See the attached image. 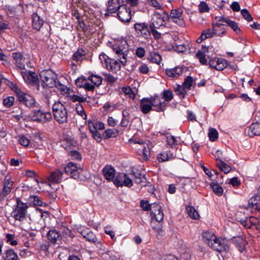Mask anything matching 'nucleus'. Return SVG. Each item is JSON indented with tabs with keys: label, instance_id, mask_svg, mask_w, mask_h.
<instances>
[{
	"label": "nucleus",
	"instance_id": "f257e3e1",
	"mask_svg": "<svg viewBox=\"0 0 260 260\" xmlns=\"http://www.w3.org/2000/svg\"><path fill=\"white\" fill-rule=\"evenodd\" d=\"M40 78L43 83L49 87L55 86L60 90L61 94L65 93V85L61 83L62 77L57 78L56 74L51 70H45L40 72Z\"/></svg>",
	"mask_w": 260,
	"mask_h": 260
},
{
	"label": "nucleus",
	"instance_id": "f03ea898",
	"mask_svg": "<svg viewBox=\"0 0 260 260\" xmlns=\"http://www.w3.org/2000/svg\"><path fill=\"white\" fill-rule=\"evenodd\" d=\"M28 206L26 203L17 200V204L11 213V216L15 219L16 222L20 223L22 229H24L23 224L27 220V217L31 220L30 217H28Z\"/></svg>",
	"mask_w": 260,
	"mask_h": 260
},
{
	"label": "nucleus",
	"instance_id": "7ed1b4c3",
	"mask_svg": "<svg viewBox=\"0 0 260 260\" xmlns=\"http://www.w3.org/2000/svg\"><path fill=\"white\" fill-rule=\"evenodd\" d=\"M112 49L117 55V59L122 65L126 66L128 52V45L126 40H118L112 45Z\"/></svg>",
	"mask_w": 260,
	"mask_h": 260
},
{
	"label": "nucleus",
	"instance_id": "20e7f679",
	"mask_svg": "<svg viewBox=\"0 0 260 260\" xmlns=\"http://www.w3.org/2000/svg\"><path fill=\"white\" fill-rule=\"evenodd\" d=\"M99 59L107 70L116 73L121 69L120 64L117 60L109 58L105 53L101 54Z\"/></svg>",
	"mask_w": 260,
	"mask_h": 260
},
{
	"label": "nucleus",
	"instance_id": "39448f33",
	"mask_svg": "<svg viewBox=\"0 0 260 260\" xmlns=\"http://www.w3.org/2000/svg\"><path fill=\"white\" fill-rule=\"evenodd\" d=\"M53 113L55 119L60 123L65 121V106L58 101L53 106Z\"/></svg>",
	"mask_w": 260,
	"mask_h": 260
},
{
	"label": "nucleus",
	"instance_id": "423d86ee",
	"mask_svg": "<svg viewBox=\"0 0 260 260\" xmlns=\"http://www.w3.org/2000/svg\"><path fill=\"white\" fill-rule=\"evenodd\" d=\"M168 18V14L165 11H163L162 14L155 12L151 18V23L150 26L158 28L164 25L165 20Z\"/></svg>",
	"mask_w": 260,
	"mask_h": 260
},
{
	"label": "nucleus",
	"instance_id": "0eeeda50",
	"mask_svg": "<svg viewBox=\"0 0 260 260\" xmlns=\"http://www.w3.org/2000/svg\"><path fill=\"white\" fill-rule=\"evenodd\" d=\"M122 5L120 0H108L106 4L105 17H108L113 14H116Z\"/></svg>",
	"mask_w": 260,
	"mask_h": 260
},
{
	"label": "nucleus",
	"instance_id": "6e6552de",
	"mask_svg": "<svg viewBox=\"0 0 260 260\" xmlns=\"http://www.w3.org/2000/svg\"><path fill=\"white\" fill-rule=\"evenodd\" d=\"M119 20L124 22H128L131 19V10L126 5H122L116 13Z\"/></svg>",
	"mask_w": 260,
	"mask_h": 260
},
{
	"label": "nucleus",
	"instance_id": "1a4fd4ad",
	"mask_svg": "<svg viewBox=\"0 0 260 260\" xmlns=\"http://www.w3.org/2000/svg\"><path fill=\"white\" fill-rule=\"evenodd\" d=\"M134 27L139 36L146 39L150 36V31L147 23L145 22L136 23Z\"/></svg>",
	"mask_w": 260,
	"mask_h": 260
},
{
	"label": "nucleus",
	"instance_id": "9d476101",
	"mask_svg": "<svg viewBox=\"0 0 260 260\" xmlns=\"http://www.w3.org/2000/svg\"><path fill=\"white\" fill-rule=\"evenodd\" d=\"M210 68L218 71H222L228 66L227 61L222 58H213L209 60L208 63Z\"/></svg>",
	"mask_w": 260,
	"mask_h": 260
},
{
	"label": "nucleus",
	"instance_id": "9b49d317",
	"mask_svg": "<svg viewBox=\"0 0 260 260\" xmlns=\"http://www.w3.org/2000/svg\"><path fill=\"white\" fill-rule=\"evenodd\" d=\"M79 168L77 165L73 162H69L66 165V175L70 178L77 179L79 178Z\"/></svg>",
	"mask_w": 260,
	"mask_h": 260
},
{
	"label": "nucleus",
	"instance_id": "f8f14e48",
	"mask_svg": "<svg viewBox=\"0 0 260 260\" xmlns=\"http://www.w3.org/2000/svg\"><path fill=\"white\" fill-rule=\"evenodd\" d=\"M183 10L181 8L172 10L170 17L172 21L181 26H185V21L182 17Z\"/></svg>",
	"mask_w": 260,
	"mask_h": 260
},
{
	"label": "nucleus",
	"instance_id": "ddd939ff",
	"mask_svg": "<svg viewBox=\"0 0 260 260\" xmlns=\"http://www.w3.org/2000/svg\"><path fill=\"white\" fill-rule=\"evenodd\" d=\"M209 246H210L214 250L222 252L227 251L229 250L228 244H226L223 240H220L216 237V239H214Z\"/></svg>",
	"mask_w": 260,
	"mask_h": 260
},
{
	"label": "nucleus",
	"instance_id": "4468645a",
	"mask_svg": "<svg viewBox=\"0 0 260 260\" xmlns=\"http://www.w3.org/2000/svg\"><path fill=\"white\" fill-rule=\"evenodd\" d=\"M149 99L153 110L159 112L165 111L166 106V103L161 101L158 96H155Z\"/></svg>",
	"mask_w": 260,
	"mask_h": 260
},
{
	"label": "nucleus",
	"instance_id": "2eb2a0df",
	"mask_svg": "<svg viewBox=\"0 0 260 260\" xmlns=\"http://www.w3.org/2000/svg\"><path fill=\"white\" fill-rule=\"evenodd\" d=\"M7 85L15 92L19 101L25 104L27 100V96L30 95L22 92L16 84L10 81H8Z\"/></svg>",
	"mask_w": 260,
	"mask_h": 260
},
{
	"label": "nucleus",
	"instance_id": "dca6fc26",
	"mask_svg": "<svg viewBox=\"0 0 260 260\" xmlns=\"http://www.w3.org/2000/svg\"><path fill=\"white\" fill-rule=\"evenodd\" d=\"M131 175L134 176V181L137 184L144 186H148V184H150V182L147 181L145 175L142 174L140 170L133 171Z\"/></svg>",
	"mask_w": 260,
	"mask_h": 260
},
{
	"label": "nucleus",
	"instance_id": "f3484780",
	"mask_svg": "<svg viewBox=\"0 0 260 260\" xmlns=\"http://www.w3.org/2000/svg\"><path fill=\"white\" fill-rule=\"evenodd\" d=\"M102 174L108 182H113L116 175L115 168L111 165H106L102 170Z\"/></svg>",
	"mask_w": 260,
	"mask_h": 260
},
{
	"label": "nucleus",
	"instance_id": "a211bd4d",
	"mask_svg": "<svg viewBox=\"0 0 260 260\" xmlns=\"http://www.w3.org/2000/svg\"><path fill=\"white\" fill-rule=\"evenodd\" d=\"M66 97L69 101L72 102H78L79 103L84 102L86 101L85 98L81 97L75 94L74 90L66 87Z\"/></svg>",
	"mask_w": 260,
	"mask_h": 260
},
{
	"label": "nucleus",
	"instance_id": "6ab92c4d",
	"mask_svg": "<svg viewBox=\"0 0 260 260\" xmlns=\"http://www.w3.org/2000/svg\"><path fill=\"white\" fill-rule=\"evenodd\" d=\"M22 75L26 82L31 83L34 85H37L38 88H39L38 78L35 73L31 72H22Z\"/></svg>",
	"mask_w": 260,
	"mask_h": 260
},
{
	"label": "nucleus",
	"instance_id": "aec40b11",
	"mask_svg": "<svg viewBox=\"0 0 260 260\" xmlns=\"http://www.w3.org/2000/svg\"><path fill=\"white\" fill-rule=\"evenodd\" d=\"M48 239L52 243H59L62 239L60 233L55 230H51L48 232Z\"/></svg>",
	"mask_w": 260,
	"mask_h": 260
},
{
	"label": "nucleus",
	"instance_id": "412c9836",
	"mask_svg": "<svg viewBox=\"0 0 260 260\" xmlns=\"http://www.w3.org/2000/svg\"><path fill=\"white\" fill-rule=\"evenodd\" d=\"M232 243L239 249L240 252H243L245 248L247 242L245 238L242 236L233 237L232 239Z\"/></svg>",
	"mask_w": 260,
	"mask_h": 260
},
{
	"label": "nucleus",
	"instance_id": "4be33fe9",
	"mask_svg": "<svg viewBox=\"0 0 260 260\" xmlns=\"http://www.w3.org/2000/svg\"><path fill=\"white\" fill-rule=\"evenodd\" d=\"M212 27L213 28L215 35L217 36L222 37L226 33V29L225 25L222 23H212Z\"/></svg>",
	"mask_w": 260,
	"mask_h": 260
},
{
	"label": "nucleus",
	"instance_id": "5701e85b",
	"mask_svg": "<svg viewBox=\"0 0 260 260\" xmlns=\"http://www.w3.org/2000/svg\"><path fill=\"white\" fill-rule=\"evenodd\" d=\"M176 157V154L171 151H167L159 153L157 156V160L162 162L174 159Z\"/></svg>",
	"mask_w": 260,
	"mask_h": 260
},
{
	"label": "nucleus",
	"instance_id": "b1692460",
	"mask_svg": "<svg viewBox=\"0 0 260 260\" xmlns=\"http://www.w3.org/2000/svg\"><path fill=\"white\" fill-rule=\"evenodd\" d=\"M140 109L143 114H147L153 110L149 98H143L140 101Z\"/></svg>",
	"mask_w": 260,
	"mask_h": 260
},
{
	"label": "nucleus",
	"instance_id": "393cba45",
	"mask_svg": "<svg viewBox=\"0 0 260 260\" xmlns=\"http://www.w3.org/2000/svg\"><path fill=\"white\" fill-rule=\"evenodd\" d=\"M63 176V173L59 170L57 169L50 173L47 179L50 182L53 183H58L61 180Z\"/></svg>",
	"mask_w": 260,
	"mask_h": 260
},
{
	"label": "nucleus",
	"instance_id": "a878e982",
	"mask_svg": "<svg viewBox=\"0 0 260 260\" xmlns=\"http://www.w3.org/2000/svg\"><path fill=\"white\" fill-rule=\"evenodd\" d=\"M247 134L251 137L260 136V123H252L248 128Z\"/></svg>",
	"mask_w": 260,
	"mask_h": 260
},
{
	"label": "nucleus",
	"instance_id": "bb28decb",
	"mask_svg": "<svg viewBox=\"0 0 260 260\" xmlns=\"http://www.w3.org/2000/svg\"><path fill=\"white\" fill-rule=\"evenodd\" d=\"M248 207L253 210L260 211V196L256 194L248 200Z\"/></svg>",
	"mask_w": 260,
	"mask_h": 260
},
{
	"label": "nucleus",
	"instance_id": "cd10ccee",
	"mask_svg": "<svg viewBox=\"0 0 260 260\" xmlns=\"http://www.w3.org/2000/svg\"><path fill=\"white\" fill-rule=\"evenodd\" d=\"M183 71L182 67L178 66L172 69H166V74L169 77L177 78L182 74Z\"/></svg>",
	"mask_w": 260,
	"mask_h": 260
},
{
	"label": "nucleus",
	"instance_id": "c85d7f7f",
	"mask_svg": "<svg viewBox=\"0 0 260 260\" xmlns=\"http://www.w3.org/2000/svg\"><path fill=\"white\" fill-rule=\"evenodd\" d=\"M32 118L34 121H43L46 119L47 120L50 119L51 115L49 113H45L40 110H37L34 112Z\"/></svg>",
	"mask_w": 260,
	"mask_h": 260
},
{
	"label": "nucleus",
	"instance_id": "c756f323",
	"mask_svg": "<svg viewBox=\"0 0 260 260\" xmlns=\"http://www.w3.org/2000/svg\"><path fill=\"white\" fill-rule=\"evenodd\" d=\"M44 24V20L37 14L32 15V27L34 29L39 30Z\"/></svg>",
	"mask_w": 260,
	"mask_h": 260
},
{
	"label": "nucleus",
	"instance_id": "7c9ffc66",
	"mask_svg": "<svg viewBox=\"0 0 260 260\" xmlns=\"http://www.w3.org/2000/svg\"><path fill=\"white\" fill-rule=\"evenodd\" d=\"M119 135V131L116 129L108 128L103 133L102 136L103 139H108L111 138H116Z\"/></svg>",
	"mask_w": 260,
	"mask_h": 260
},
{
	"label": "nucleus",
	"instance_id": "2f4dec72",
	"mask_svg": "<svg viewBox=\"0 0 260 260\" xmlns=\"http://www.w3.org/2000/svg\"><path fill=\"white\" fill-rule=\"evenodd\" d=\"M3 258L4 260H19L17 253L12 249L5 251Z\"/></svg>",
	"mask_w": 260,
	"mask_h": 260
},
{
	"label": "nucleus",
	"instance_id": "473e14b6",
	"mask_svg": "<svg viewBox=\"0 0 260 260\" xmlns=\"http://www.w3.org/2000/svg\"><path fill=\"white\" fill-rule=\"evenodd\" d=\"M68 157L70 159L76 161L82 160V155L78 151L76 150H70L69 149H68Z\"/></svg>",
	"mask_w": 260,
	"mask_h": 260
},
{
	"label": "nucleus",
	"instance_id": "72a5a7b5",
	"mask_svg": "<svg viewBox=\"0 0 260 260\" xmlns=\"http://www.w3.org/2000/svg\"><path fill=\"white\" fill-rule=\"evenodd\" d=\"M217 160L216 166L221 171H223L225 174H228L231 171V167L223 160L220 159Z\"/></svg>",
	"mask_w": 260,
	"mask_h": 260
},
{
	"label": "nucleus",
	"instance_id": "f704fd0d",
	"mask_svg": "<svg viewBox=\"0 0 260 260\" xmlns=\"http://www.w3.org/2000/svg\"><path fill=\"white\" fill-rule=\"evenodd\" d=\"M174 91L176 95L179 96L181 99H184L187 94V91L185 88L184 86L179 85H177V86L174 88Z\"/></svg>",
	"mask_w": 260,
	"mask_h": 260
},
{
	"label": "nucleus",
	"instance_id": "c9c22d12",
	"mask_svg": "<svg viewBox=\"0 0 260 260\" xmlns=\"http://www.w3.org/2000/svg\"><path fill=\"white\" fill-rule=\"evenodd\" d=\"M13 185V181H11L9 179H5L3 190V194L5 196L9 194L11 192Z\"/></svg>",
	"mask_w": 260,
	"mask_h": 260
},
{
	"label": "nucleus",
	"instance_id": "e433bc0d",
	"mask_svg": "<svg viewBox=\"0 0 260 260\" xmlns=\"http://www.w3.org/2000/svg\"><path fill=\"white\" fill-rule=\"evenodd\" d=\"M88 79L96 86H99L102 83L103 78L101 76L91 74L88 77Z\"/></svg>",
	"mask_w": 260,
	"mask_h": 260
},
{
	"label": "nucleus",
	"instance_id": "4c0bfd02",
	"mask_svg": "<svg viewBox=\"0 0 260 260\" xmlns=\"http://www.w3.org/2000/svg\"><path fill=\"white\" fill-rule=\"evenodd\" d=\"M210 185L215 194L218 196H221L223 194V189L217 183L211 182Z\"/></svg>",
	"mask_w": 260,
	"mask_h": 260
},
{
	"label": "nucleus",
	"instance_id": "58836bf2",
	"mask_svg": "<svg viewBox=\"0 0 260 260\" xmlns=\"http://www.w3.org/2000/svg\"><path fill=\"white\" fill-rule=\"evenodd\" d=\"M148 59L152 62L159 64L161 60V57L158 52H152L150 53Z\"/></svg>",
	"mask_w": 260,
	"mask_h": 260
},
{
	"label": "nucleus",
	"instance_id": "ea45409f",
	"mask_svg": "<svg viewBox=\"0 0 260 260\" xmlns=\"http://www.w3.org/2000/svg\"><path fill=\"white\" fill-rule=\"evenodd\" d=\"M214 239H216V236L211 232H206L203 234V240L208 245L212 242Z\"/></svg>",
	"mask_w": 260,
	"mask_h": 260
},
{
	"label": "nucleus",
	"instance_id": "a19ab883",
	"mask_svg": "<svg viewBox=\"0 0 260 260\" xmlns=\"http://www.w3.org/2000/svg\"><path fill=\"white\" fill-rule=\"evenodd\" d=\"M133 186V182L127 174H125V176L122 177V183H120V187L126 186L131 187Z\"/></svg>",
	"mask_w": 260,
	"mask_h": 260
},
{
	"label": "nucleus",
	"instance_id": "79ce46f5",
	"mask_svg": "<svg viewBox=\"0 0 260 260\" xmlns=\"http://www.w3.org/2000/svg\"><path fill=\"white\" fill-rule=\"evenodd\" d=\"M85 239L91 242L94 244H101V241L99 239L96 237L95 234L91 231L90 230L89 233L88 234V236L86 237Z\"/></svg>",
	"mask_w": 260,
	"mask_h": 260
},
{
	"label": "nucleus",
	"instance_id": "37998d69",
	"mask_svg": "<svg viewBox=\"0 0 260 260\" xmlns=\"http://www.w3.org/2000/svg\"><path fill=\"white\" fill-rule=\"evenodd\" d=\"M152 229L154 230L156 233V236L157 239H160L162 237L164 236L165 235V232L162 229V225L159 224H157L156 226H153Z\"/></svg>",
	"mask_w": 260,
	"mask_h": 260
},
{
	"label": "nucleus",
	"instance_id": "c03bdc74",
	"mask_svg": "<svg viewBox=\"0 0 260 260\" xmlns=\"http://www.w3.org/2000/svg\"><path fill=\"white\" fill-rule=\"evenodd\" d=\"M188 215L192 219H197L199 217L198 212L192 206H188L186 208Z\"/></svg>",
	"mask_w": 260,
	"mask_h": 260
},
{
	"label": "nucleus",
	"instance_id": "a18cd8bd",
	"mask_svg": "<svg viewBox=\"0 0 260 260\" xmlns=\"http://www.w3.org/2000/svg\"><path fill=\"white\" fill-rule=\"evenodd\" d=\"M208 137L211 141H216L218 138V133L217 131L214 128H210L209 129Z\"/></svg>",
	"mask_w": 260,
	"mask_h": 260
},
{
	"label": "nucleus",
	"instance_id": "49530a36",
	"mask_svg": "<svg viewBox=\"0 0 260 260\" xmlns=\"http://www.w3.org/2000/svg\"><path fill=\"white\" fill-rule=\"evenodd\" d=\"M85 55V51L82 49H78L73 55L72 59L74 60L78 61L81 60Z\"/></svg>",
	"mask_w": 260,
	"mask_h": 260
},
{
	"label": "nucleus",
	"instance_id": "de8ad7c7",
	"mask_svg": "<svg viewBox=\"0 0 260 260\" xmlns=\"http://www.w3.org/2000/svg\"><path fill=\"white\" fill-rule=\"evenodd\" d=\"M215 35L213 28L212 27V28H208L204 30H203L201 34V38L202 39H206L207 38H210Z\"/></svg>",
	"mask_w": 260,
	"mask_h": 260
},
{
	"label": "nucleus",
	"instance_id": "09e8293b",
	"mask_svg": "<svg viewBox=\"0 0 260 260\" xmlns=\"http://www.w3.org/2000/svg\"><path fill=\"white\" fill-rule=\"evenodd\" d=\"M125 176V173L118 172L114 177L113 183L117 187H120V183H122V177Z\"/></svg>",
	"mask_w": 260,
	"mask_h": 260
},
{
	"label": "nucleus",
	"instance_id": "8fccbe9b",
	"mask_svg": "<svg viewBox=\"0 0 260 260\" xmlns=\"http://www.w3.org/2000/svg\"><path fill=\"white\" fill-rule=\"evenodd\" d=\"M226 24L237 34H240L241 30L240 27L238 26V23L234 21L229 19Z\"/></svg>",
	"mask_w": 260,
	"mask_h": 260
},
{
	"label": "nucleus",
	"instance_id": "3c124183",
	"mask_svg": "<svg viewBox=\"0 0 260 260\" xmlns=\"http://www.w3.org/2000/svg\"><path fill=\"white\" fill-rule=\"evenodd\" d=\"M197 57L199 59L200 62L203 65H207V60L206 58V55L204 52L199 50L196 54Z\"/></svg>",
	"mask_w": 260,
	"mask_h": 260
},
{
	"label": "nucleus",
	"instance_id": "603ef678",
	"mask_svg": "<svg viewBox=\"0 0 260 260\" xmlns=\"http://www.w3.org/2000/svg\"><path fill=\"white\" fill-rule=\"evenodd\" d=\"M29 198L35 206H43L46 205V204L37 196H31Z\"/></svg>",
	"mask_w": 260,
	"mask_h": 260
},
{
	"label": "nucleus",
	"instance_id": "864d4df0",
	"mask_svg": "<svg viewBox=\"0 0 260 260\" xmlns=\"http://www.w3.org/2000/svg\"><path fill=\"white\" fill-rule=\"evenodd\" d=\"M162 210V208L159 204L156 203L152 204V208L150 210L151 211L150 213L151 216H153L155 214H157V212H159Z\"/></svg>",
	"mask_w": 260,
	"mask_h": 260
},
{
	"label": "nucleus",
	"instance_id": "5fc2aeb1",
	"mask_svg": "<svg viewBox=\"0 0 260 260\" xmlns=\"http://www.w3.org/2000/svg\"><path fill=\"white\" fill-rule=\"evenodd\" d=\"M162 98L167 102L171 101L174 97L173 93L170 90H165L162 92Z\"/></svg>",
	"mask_w": 260,
	"mask_h": 260
},
{
	"label": "nucleus",
	"instance_id": "6e6d98bb",
	"mask_svg": "<svg viewBox=\"0 0 260 260\" xmlns=\"http://www.w3.org/2000/svg\"><path fill=\"white\" fill-rule=\"evenodd\" d=\"M199 10L200 13L208 12L210 8L207 3L204 1H202L199 5Z\"/></svg>",
	"mask_w": 260,
	"mask_h": 260
},
{
	"label": "nucleus",
	"instance_id": "4d7b16f0",
	"mask_svg": "<svg viewBox=\"0 0 260 260\" xmlns=\"http://www.w3.org/2000/svg\"><path fill=\"white\" fill-rule=\"evenodd\" d=\"M121 89L124 93L128 95L131 99H134L135 98V94L129 86L123 87Z\"/></svg>",
	"mask_w": 260,
	"mask_h": 260
},
{
	"label": "nucleus",
	"instance_id": "13d9d810",
	"mask_svg": "<svg viewBox=\"0 0 260 260\" xmlns=\"http://www.w3.org/2000/svg\"><path fill=\"white\" fill-rule=\"evenodd\" d=\"M14 100L15 99L13 96H8L4 99L3 104L5 107L7 108H10L13 105Z\"/></svg>",
	"mask_w": 260,
	"mask_h": 260
},
{
	"label": "nucleus",
	"instance_id": "bf43d9fd",
	"mask_svg": "<svg viewBox=\"0 0 260 260\" xmlns=\"http://www.w3.org/2000/svg\"><path fill=\"white\" fill-rule=\"evenodd\" d=\"M140 207L144 211H150L152 208V204H150L148 201L141 200L140 201Z\"/></svg>",
	"mask_w": 260,
	"mask_h": 260
},
{
	"label": "nucleus",
	"instance_id": "052dcab7",
	"mask_svg": "<svg viewBox=\"0 0 260 260\" xmlns=\"http://www.w3.org/2000/svg\"><path fill=\"white\" fill-rule=\"evenodd\" d=\"M76 110L77 113L83 117L84 119L86 118L87 115L85 113L82 106L78 103L76 105Z\"/></svg>",
	"mask_w": 260,
	"mask_h": 260
},
{
	"label": "nucleus",
	"instance_id": "680f3d73",
	"mask_svg": "<svg viewBox=\"0 0 260 260\" xmlns=\"http://www.w3.org/2000/svg\"><path fill=\"white\" fill-rule=\"evenodd\" d=\"M139 150H141L143 155L144 157V158L147 159L148 158V156L150 154V150L148 145L147 144H143L141 146V148L139 149Z\"/></svg>",
	"mask_w": 260,
	"mask_h": 260
},
{
	"label": "nucleus",
	"instance_id": "e2e57ef3",
	"mask_svg": "<svg viewBox=\"0 0 260 260\" xmlns=\"http://www.w3.org/2000/svg\"><path fill=\"white\" fill-rule=\"evenodd\" d=\"M241 15L248 22H250L252 21L253 18L251 16V14L249 13V11L246 9H243L241 11Z\"/></svg>",
	"mask_w": 260,
	"mask_h": 260
},
{
	"label": "nucleus",
	"instance_id": "0e129e2a",
	"mask_svg": "<svg viewBox=\"0 0 260 260\" xmlns=\"http://www.w3.org/2000/svg\"><path fill=\"white\" fill-rule=\"evenodd\" d=\"M193 83V78L191 76H187L184 80L183 83V86L185 88L190 89Z\"/></svg>",
	"mask_w": 260,
	"mask_h": 260
},
{
	"label": "nucleus",
	"instance_id": "69168bd1",
	"mask_svg": "<svg viewBox=\"0 0 260 260\" xmlns=\"http://www.w3.org/2000/svg\"><path fill=\"white\" fill-rule=\"evenodd\" d=\"M104 231L106 234H107L110 236V237L112 240H113L114 241H116V238H115V233L111 229V226H107L105 227Z\"/></svg>",
	"mask_w": 260,
	"mask_h": 260
},
{
	"label": "nucleus",
	"instance_id": "338daca9",
	"mask_svg": "<svg viewBox=\"0 0 260 260\" xmlns=\"http://www.w3.org/2000/svg\"><path fill=\"white\" fill-rule=\"evenodd\" d=\"M167 144L173 148L177 145V140L176 138L173 136L167 137Z\"/></svg>",
	"mask_w": 260,
	"mask_h": 260
},
{
	"label": "nucleus",
	"instance_id": "774afa93",
	"mask_svg": "<svg viewBox=\"0 0 260 260\" xmlns=\"http://www.w3.org/2000/svg\"><path fill=\"white\" fill-rule=\"evenodd\" d=\"M77 231L85 239L88 236L90 229L87 227H81L77 229Z\"/></svg>",
	"mask_w": 260,
	"mask_h": 260
}]
</instances>
